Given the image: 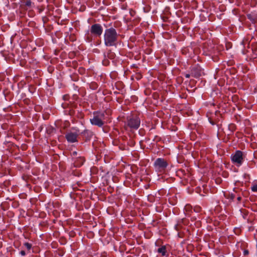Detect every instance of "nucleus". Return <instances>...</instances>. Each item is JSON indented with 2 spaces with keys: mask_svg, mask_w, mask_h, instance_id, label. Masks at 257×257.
I'll return each mask as SVG.
<instances>
[{
  "mask_svg": "<svg viewBox=\"0 0 257 257\" xmlns=\"http://www.w3.org/2000/svg\"><path fill=\"white\" fill-rule=\"evenodd\" d=\"M119 35L113 28L106 29L104 33V42L107 47H116Z\"/></svg>",
  "mask_w": 257,
  "mask_h": 257,
  "instance_id": "f257e3e1",
  "label": "nucleus"
},
{
  "mask_svg": "<svg viewBox=\"0 0 257 257\" xmlns=\"http://www.w3.org/2000/svg\"><path fill=\"white\" fill-rule=\"evenodd\" d=\"M92 125L98 127H102L105 123V115L104 112L95 111L93 112V117L90 119Z\"/></svg>",
  "mask_w": 257,
  "mask_h": 257,
  "instance_id": "f03ea898",
  "label": "nucleus"
},
{
  "mask_svg": "<svg viewBox=\"0 0 257 257\" xmlns=\"http://www.w3.org/2000/svg\"><path fill=\"white\" fill-rule=\"evenodd\" d=\"M140 119L136 114H132L127 117V126L132 129H138L140 126Z\"/></svg>",
  "mask_w": 257,
  "mask_h": 257,
  "instance_id": "7ed1b4c3",
  "label": "nucleus"
},
{
  "mask_svg": "<svg viewBox=\"0 0 257 257\" xmlns=\"http://www.w3.org/2000/svg\"><path fill=\"white\" fill-rule=\"evenodd\" d=\"M168 166L166 160L163 158H158L154 162V166L156 170L159 172H164Z\"/></svg>",
  "mask_w": 257,
  "mask_h": 257,
  "instance_id": "20e7f679",
  "label": "nucleus"
},
{
  "mask_svg": "<svg viewBox=\"0 0 257 257\" xmlns=\"http://www.w3.org/2000/svg\"><path fill=\"white\" fill-rule=\"evenodd\" d=\"M232 162L237 166H240L243 161V153L241 151H236L231 156Z\"/></svg>",
  "mask_w": 257,
  "mask_h": 257,
  "instance_id": "39448f33",
  "label": "nucleus"
},
{
  "mask_svg": "<svg viewBox=\"0 0 257 257\" xmlns=\"http://www.w3.org/2000/svg\"><path fill=\"white\" fill-rule=\"evenodd\" d=\"M103 32L102 26L99 24H95L91 26L90 32L96 36H100Z\"/></svg>",
  "mask_w": 257,
  "mask_h": 257,
  "instance_id": "423d86ee",
  "label": "nucleus"
},
{
  "mask_svg": "<svg viewBox=\"0 0 257 257\" xmlns=\"http://www.w3.org/2000/svg\"><path fill=\"white\" fill-rule=\"evenodd\" d=\"M78 136L77 133L70 132L66 134L65 138L69 143H73L77 142Z\"/></svg>",
  "mask_w": 257,
  "mask_h": 257,
  "instance_id": "0eeeda50",
  "label": "nucleus"
},
{
  "mask_svg": "<svg viewBox=\"0 0 257 257\" xmlns=\"http://www.w3.org/2000/svg\"><path fill=\"white\" fill-rule=\"evenodd\" d=\"M175 229L178 231V235L179 237H183L186 233L189 234V229L184 228L182 226H175Z\"/></svg>",
  "mask_w": 257,
  "mask_h": 257,
  "instance_id": "6e6552de",
  "label": "nucleus"
},
{
  "mask_svg": "<svg viewBox=\"0 0 257 257\" xmlns=\"http://www.w3.org/2000/svg\"><path fill=\"white\" fill-rule=\"evenodd\" d=\"M201 70L197 68H193L191 70V75L195 78H198L201 76Z\"/></svg>",
  "mask_w": 257,
  "mask_h": 257,
  "instance_id": "1a4fd4ad",
  "label": "nucleus"
},
{
  "mask_svg": "<svg viewBox=\"0 0 257 257\" xmlns=\"http://www.w3.org/2000/svg\"><path fill=\"white\" fill-rule=\"evenodd\" d=\"M185 213L186 215H190V212H192V207L189 204H187L184 207Z\"/></svg>",
  "mask_w": 257,
  "mask_h": 257,
  "instance_id": "9d476101",
  "label": "nucleus"
},
{
  "mask_svg": "<svg viewBox=\"0 0 257 257\" xmlns=\"http://www.w3.org/2000/svg\"><path fill=\"white\" fill-rule=\"evenodd\" d=\"M158 252L162 255H165L166 252V247L165 246H162L158 249Z\"/></svg>",
  "mask_w": 257,
  "mask_h": 257,
  "instance_id": "9b49d317",
  "label": "nucleus"
},
{
  "mask_svg": "<svg viewBox=\"0 0 257 257\" xmlns=\"http://www.w3.org/2000/svg\"><path fill=\"white\" fill-rule=\"evenodd\" d=\"M251 190L253 192H257V182L252 185L251 186Z\"/></svg>",
  "mask_w": 257,
  "mask_h": 257,
  "instance_id": "f8f14e48",
  "label": "nucleus"
},
{
  "mask_svg": "<svg viewBox=\"0 0 257 257\" xmlns=\"http://www.w3.org/2000/svg\"><path fill=\"white\" fill-rule=\"evenodd\" d=\"M24 245L28 250H30L32 247V244L28 242H25Z\"/></svg>",
  "mask_w": 257,
  "mask_h": 257,
  "instance_id": "ddd939ff",
  "label": "nucleus"
},
{
  "mask_svg": "<svg viewBox=\"0 0 257 257\" xmlns=\"http://www.w3.org/2000/svg\"><path fill=\"white\" fill-rule=\"evenodd\" d=\"M233 231L236 234H239L240 232V229L237 228H234Z\"/></svg>",
  "mask_w": 257,
  "mask_h": 257,
  "instance_id": "4468645a",
  "label": "nucleus"
},
{
  "mask_svg": "<svg viewBox=\"0 0 257 257\" xmlns=\"http://www.w3.org/2000/svg\"><path fill=\"white\" fill-rule=\"evenodd\" d=\"M235 197V195L234 194L231 193L230 194H229V198L230 199V200H233Z\"/></svg>",
  "mask_w": 257,
  "mask_h": 257,
  "instance_id": "2eb2a0df",
  "label": "nucleus"
},
{
  "mask_svg": "<svg viewBox=\"0 0 257 257\" xmlns=\"http://www.w3.org/2000/svg\"><path fill=\"white\" fill-rule=\"evenodd\" d=\"M31 1L30 0L27 1L26 2V6L30 7L31 6Z\"/></svg>",
  "mask_w": 257,
  "mask_h": 257,
  "instance_id": "dca6fc26",
  "label": "nucleus"
},
{
  "mask_svg": "<svg viewBox=\"0 0 257 257\" xmlns=\"http://www.w3.org/2000/svg\"><path fill=\"white\" fill-rule=\"evenodd\" d=\"M184 173H185V171L183 170H179L178 171V174H180V173H181L182 174L184 175Z\"/></svg>",
  "mask_w": 257,
  "mask_h": 257,
  "instance_id": "f3484780",
  "label": "nucleus"
},
{
  "mask_svg": "<svg viewBox=\"0 0 257 257\" xmlns=\"http://www.w3.org/2000/svg\"><path fill=\"white\" fill-rule=\"evenodd\" d=\"M200 207H196L194 209V211L197 212H199L200 211Z\"/></svg>",
  "mask_w": 257,
  "mask_h": 257,
  "instance_id": "a211bd4d",
  "label": "nucleus"
},
{
  "mask_svg": "<svg viewBox=\"0 0 257 257\" xmlns=\"http://www.w3.org/2000/svg\"><path fill=\"white\" fill-rule=\"evenodd\" d=\"M20 254L22 255V256H25L26 255V252L24 250H21L20 251Z\"/></svg>",
  "mask_w": 257,
  "mask_h": 257,
  "instance_id": "6ab92c4d",
  "label": "nucleus"
},
{
  "mask_svg": "<svg viewBox=\"0 0 257 257\" xmlns=\"http://www.w3.org/2000/svg\"><path fill=\"white\" fill-rule=\"evenodd\" d=\"M141 77H142V76L141 74H137L136 76V78L138 80L140 79L141 78Z\"/></svg>",
  "mask_w": 257,
  "mask_h": 257,
  "instance_id": "aec40b11",
  "label": "nucleus"
},
{
  "mask_svg": "<svg viewBox=\"0 0 257 257\" xmlns=\"http://www.w3.org/2000/svg\"><path fill=\"white\" fill-rule=\"evenodd\" d=\"M249 252L247 250H245L244 251H243V254L244 255H246L248 254Z\"/></svg>",
  "mask_w": 257,
  "mask_h": 257,
  "instance_id": "412c9836",
  "label": "nucleus"
},
{
  "mask_svg": "<svg viewBox=\"0 0 257 257\" xmlns=\"http://www.w3.org/2000/svg\"><path fill=\"white\" fill-rule=\"evenodd\" d=\"M190 76H191V74H185V76L187 78H190Z\"/></svg>",
  "mask_w": 257,
  "mask_h": 257,
  "instance_id": "4be33fe9",
  "label": "nucleus"
},
{
  "mask_svg": "<svg viewBox=\"0 0 257 257\" xmlns=\"http://www.w3.org/2000/svg\"><path fill=\"white\" fill-rule=\"evenodd\" d=\"M71 232H72L70 233V236H74V234H75V233H76V232H75L74 231H72Z\"/></svg>",
  "mask_w": 257,
  "mask_h": 257,
  "instance_id": "5701e85b",
  "label": "nucleus"
},
{
  "mask_svg": "<svg viewBox=\"0 0 257 257\" xmlns=\"http://www.w3.org/2000/svg\"><path fill=\"white\" fill-rule=\"evenodd\" d=\"M237 200L238 202H240L241 200V197L240 196H238L237 197Z\"/></svg>",
  "mask_w": 257,
  "mask_h": 257,
  "instance_id": "b1692460",
  "label": "nucleus"
},
{
  "mask_svg": "<svg viewBox=\"0 0 257 257\" xmlns=\"http://www.w3.org/2000/svg\"><path fill=\"white\" fill-rule=\"evenodd\" d=\"M182 223H185V224L186 223V220L183 219H182Z\"/></svg>",
  "mask_w": 257,
  "mask_h": 257,
  "instance_id": "393cba45",
  "label": "nucleus"
},
{
  "mask_svg": "<svg viewBox=\"0 0 257 257\" xmlns=\"http://www.w3.org/2000/svg\"><path fill=\"white\" fill-rule=\"evenodd\" d=\"M139 226L141 227H140V229H143V226Z\"/></svg>",
  "mask_w": 257,
  "mask_h": 257,
  "instance_id": "a878e982",
  "label": "nucleus"
},
{
  "mask_svg": "<svg viewBox=\"0 0 257 257\" xmlns=\"http://www.w3.org/2000/svg\"><path fill=\"white\" fill-rule=\"evenodd\" d=\"M113 56V54H112L111 55V56H110V57H111V58H112Z\"/></svg>",
  "mask_w": 257,
  "mask_h": 257,
  "instance_id": "bb28decb",
  "label": "nucleus"
},
{
  "mask_svg": "<svg viewBox=\"0 0 257 257\" xmlns=\"http://www.w3.org/2000/svg\"><path fill=\"white\" fill-rule=\"evenodd\" d=\"M250 16H250V15H248V16H247V17H248V18L250 19Z\"/></svg>",
  "mask_w": 257,
  "mask_h": 257,
  "instance_id": "cd10ccee",
  "label": "nucleus"
},
{
  "mask_svg": "<svg viewBox=\"0 0 257 257\" xmlns=\"http://www.w3.org/2000/svg\"><path fill=\"white\" fill-rule=\"evenodd\" d=\"M193 219H195L196 218H194L193 217L191 218V219L192 221H193V220H192Z\"/></svg>",
  "mask_w": 257,
  "mask_h": 257,
  "instance_id": "c85d7f7f",
  "label": "nucleus"
},
{
  "mask_svg": "<svg viewBox=\"0 0 257 257\" xmlns=\"http://www.w3.org/2000/svg\"><path fill=\"white\" fill-rule=\"evenodd\" d=\"M88 132V131H85L84 132V133L85 134V133H87Z\"/></svg>",
  "mask_w": 257,
  "mask_h": 257,
  "instance_id": "c756f323",
  "label": "nucleus"
},
{
  "mask_svg": "<svg viewBox=\"0 0 257 257\" xmlns=\"http://www.w3.org/2000/svg\"><path fill=\"white\" fill-rule=\"evenodd\" d=\"M249 230H251V227H250L248 229Z\"/></svg>",
  "mask_w": 257,
  "mask_h": 257,
  "instance_id": "7c9ffc66",
  "label": "nucleus"
},
{
  "mask_svg": "<svg viewBox=\"0 0 257 257\" xmlns=\"http://www.w3.org/2000/svg\"><path fill=\"white\" fill-rule=\"evenodd\" d=\"M198 221H197L195 223V224H198Z\"/></svg>",
  "mask_w": 257,
  "mask_h": 257,
  "instance_id": "2f4dec72",
  "label": "nucleus"
}]
</instances>
